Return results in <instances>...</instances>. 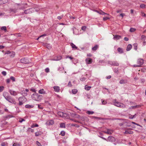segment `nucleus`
<instances>
[{"label": "nucleus", "mask_w": 146, "mask_h": 146, "mask_svg": "<svg viewBox=\"0 0 146 146\" xmlns=\"http://www.w3.org/2000/svg\"><path fill=\"white\" fill-rule=\"evenodd\" d=\"M113 104L115 106L123 108L125 105L122 103H121L118 101H114Z\"/></svg>", "instance_id": "obj_1"}, {"label": "nucleus", "mask_w": 146, "mask_h": 146, "mask_svg": "<svg viewBox=\"0 0 146 146\" xmlns=\"http://www.w3.org/2000/svg\"><path fill=\"white\" fill-rule=\"evenodd\" d=\"M108 63L111 65L115 66H118L119 65V63L116 61H109L108 62Z\"/></svg>", "instance_id": "obj_2"}, {"label": "nucleus", "mask_w": 146, "mask_h": 146, "mask_svg": "<svg viewBox=\"0 0 146 146\" xmlns=\"http://www.w3.org/2000/svg\"><path fill=\"white\" fill-rule=\"evenodd\" d=\"M34 12V10L32 8H30L25 11L24 13L26 14H30Z\"/></svg>", "instance_id": "obj_3"}, {"label": "nucleus", "mask_w": 146, "mask_h": 146, "mask_svg": "<svg viewBox=\"0 0 146 146\" xmlns=\"http://www.w3.org/2000/svg\"><path fill=\"white\" fill-rule=\"evenodd\" d=\"M115 141V138L111 136H109L108 138L107 141L110 142H114Z\"/></svg>", "instance_id": "obj_4"}, {"label": "nucleus", "mask_w": 146, "mask_h": 146, "mask_svg": "<svg viewBox=\"0 0 146 146\" xmlns=\"http://www.w3.org/2000/svg\"><path fill=\"white\" fill-rule=\"evenodd\" d=\"M20 61L22 63L25 64L28 63L29 62V61L28 60V59L26 58H24L21 59L20 60Z\"/></svg>", "instance_id": "obj_5"}, {"label": "nucleus", "mask_w": 146, "mask_h": 146, "mask_svg": "<svg viewBox=\"0 0 146 146\" xmlns=\"http://www.w3.org/2000/svg\"><path fill=\"white\" fill-rule=\"evenodd\" d=\"M58 115L62 117H66L67 115L66 113L60 111L58 112Z\"/></svg>", "instance_id": "obj_6"}, {"label": "nucleus", "mask_w": 146, "mask_h": 146, "mask_svg": "<svg viewBox=\"0 0 146 146\" xmlns=\"http://www.w3.org/2000/svg\"><path fill=\"white\" fill-rule=\"evenodd\" d=\"M3 95L6 100H8L11 99V97L9 95L8 93L4 92L3 93Z\"/></svg>", "instance_id": "obj_7"}, {"label": "nucleus", "mask_w": 146, "mask_h": 146, "mask_svg": "<svg viewBox=\"0 0 146 146\" xmlns=\"http://www.w3.org/2000/svg\"><path fill=\"white\" fill-rule=\"evenodd\" d=\"M54 123V121L53 120H48L46 123V124L48 125H52Z\"/></svg>", "instance_id": "obj_8"}, {"label": "nucleus", "mask_w": 146, "mask_h": 146, "mask_svg": "<svg viewBox=\"0 0 146 146\" xmlns=\"http://www.w3.org/2000/svg\"><path fill=\"white\" fill-rule=\"evenodd\" d=\"M144 63V61L143 59L141 58L139 59L137 61V64H139L140 66L142 65Z\"/></svg>", "instance_id": "obj_9"}, {"label": "nucleus", "mask_w": 146, "mask_h": 146, "mask_svg": "<svg viewBox=\"0 0 146 146\" xmlns=\"http://www.w3.org/2000/svg\"><path fill=\"white\" fill-rule=\"evenodd\" d=\"M113 39L115 40H119L122 38L121 36L119 35H113Z\"/></svg>", "instance_id": "obj_10"}, {"label": "nucleus", "mask_w": 146, "mask_h": 146, "mask_svg": "<svg viewBox=\"0 0 146 146\" xmlns=\"http://www.w3.org/2000/svg\"><path fill=\"white\" fill-rule=\"evenodd\" d=\"M85 61L87 64H89L92 63V60L90 58H88L86 59Z\"/></svg>", "instance_id": "obj_11"}, {"label": "nucleus", "mask_w": 146, "mask_h": 146, "mask_svg": "<svg viewBox=\"0 0 146 146\" xmlns=\"http://www.w3.org/2000/svg\"><path fill=\"white\" fill-rule=\"evenodd\" d=\"M105 133L109 134H111L113 132V130L110 129H108L107 130L104 131Z\"/></svg>", "instance_id": "obj_12"}, {"label": "nucleus", "mask_w": 146, "mask_h": 146, "mask_svg": "<svg viewBox=\"0 0 146 146\" xmlns=\"http://www.w3.org/2000/svg\"><path fill=\"white\" fill-rule=\"evenodd\" d=\"M9 91L10 94L11 95L15 96L17 95V92H16L15 91H13L11 90H10Z\"/></svg>", "instance_id": "obj_13"}, {"label": "nucleus", "mask_w": 146, "mask_h": 146, "mask_svg": "<svg viewBox=\"0 0 146 146\" xmlns=\"http://www.w3.org/2000/svg\"><path fill=\"white\" fill-rule=\"evenodd\" d=\"M127 82V80L125 79H121L119 82V83L120 84H125Z\"/></svg>", "instance_id": "obj_14"}, {"label": "nucleus", "mask_w": 146, "mask_h": 146, "mask_svg": "<svg viewBox=\"0 0 146 146\" xmlns=\"http://www.w3.org/2000/svg\"><path fill=\"white\" fill-rule=\"evenodd\" d=\"M53 88L55 92H58L59 91L60 89L59 86H54Z\"/></svg>", "instance_id": "obj_15"}, {"label": "nucleus", "mask_w": 146, "mask_h": 146, "mask_svg": "<svg viewBox=\"0 0 146 146\" xmlns=\"http://www.w3.org/2000/svg\"><path fill=\"white\" fill-rule=\"evenodd\" d=\"M21 93L22 95L25 96H27V92L24 89L21 91Z\"/></svg>", "instance_id": "obj_16"}, {"label": "nucleus", "mask_w": 146, "mask_h": 146, "mask_svg": "<svg viewBox=\"0 0 146 146\" xmlns=\"http://www.w3.org/2000/svg\"><path fill=\"white\" fill-rule=\"evenodd\" d=\"M132 48V46L131 44H129L127 45V48L126 50L127 51H129Z\"/></svg>", "instance_id": "obj_17"}, {"label": "nucleus", "mask_w": 146, "mask_h": 146, "mask_svg": "<svg viewBox=\"0 0 146 146\" xmlns=\"http://www.w3.org/2000/svg\"><path fill=\"white\" fill-rule=\"evenodd\" d=\"M124 133L126 134H132L133 133V131H131L126 130L125 131Z\"/></svg>", "instance_id": "obj_18"}, {"label": "nucleus", "mask_w": 146, "mask_h": 146, "mask_svg": "<svg viewBox=\"0 0 146 146\" xmlns=\"http://www.w3.org/2000/svg\"><path fill=\"white\" fill-rule=\"evenodd\" d=\"M44 45L48 49H50L51 48V46L50 44H44Z\"/></svg>", "instance_id": "obj_19"}, {"label": "nucleus", "mask_w": 146, "mask_h": 146, "mask_svg": "<svg viewBox=\"0 0 146 146\" xmlns=\"http://www.w3.org/2000/svg\"><path fill=\"white\" fill-rule=\"evenodd\" d=\"M34 107V106L33 105H31L29 104L26 105L25 106V107L27 108H33Z\"/></svg>", "instance_id": "obj_20"}, {"label": "nucleus", "mask_w": 146, "mask_h": 146, "mask_svg": "<svg viewBox=\"0 0 146 146\" xmlns=\"http://www.w3.org/2000/svg\"><path fill=\"white\" fill-rule=\"evenodd\" d=\"M7 1V0H0V4H5Z\"/></svg>", "instance_id": "obj_21"}, {"label": "nucleus", "mask_w": 146, "mask_h": 146, "mask_svg": "<svg viewBox=\"0 0 146 146\" xmlns=\"http://www.w3.org/2000/svg\"><path fill=\"white\" fill-rule=\"evenodd\" d=\"M70 45L73 49H77L78 48L77 47H76V45L72 43H71Z\"/></svg>", "instance_id": "obj_22"}, {"label": "nucleus", "mask_w": 146, "mask_h": 146, "mask_svg": "<svg viewBox=\"0 0 146 146\" xmlns=\"http://www.w3.org/2000/svg\"><path fill=\"white\" fill-rule=\"evenodd\" d=\"M117 50L118 52H119L121 54L123 53V49L122 48H117Z\"/></svg>", "instance_id": "obj_23"}, {"label": "nucleus", "mask_w": 146, "mask_h": 146, "mask_svg": "<svg viewBox=\"0 0 146 146\" xmlns=\"http://www.w3.org/2000/svg\"><path fill=\"white\" fill-rule=\"evenodd\" d=\"M39 93L40 94H43L45 93V92L44 90V89H40L38 91Z\"/></svg>", "instance_id": "obj_24"}, {"label": "nucleus", "mask_w": 146, "mask_h": 146, "mask_svg": "<svg viewBox=\"0 0 146 146\" xmlns=\"http://www.w3.org/2000/svg\"><path fill=\"white\" fill-rule=\"evenodd\" d=\"M26 98L25 97V96H23L22 97H20L19 98V100H26Z\"/></svg>", "instance_id": "obj_25"}, {"label": "nucleus", "mask_w": 146, "mask_h": 146, "mask_svg": "<svg viewBox=\"0 0 146 146\" xmlns=\"http://www.w3.org/2000/svg\"><path fill=\"white\" fill-rule=\"evenodd\" d=\"M91 87L90 86H88L87 85H86L85 86V89L87 90H90Z\"/></svg>", "instance_id": "obj_26"}, {"label": "nucleus", "mask_w": 146, "mask_h": 146, "mask_svg": "<svg viewBox=\"0 0 146 146\" xmlns=\"http://www.w3.org/2000/svg\"><path fill=\"white\" fill-rule=\"evenodd\" d=\"M72 93L73 94H76L78 90L76 89H72Z\"/></svg>", "instance_id": "obj_27"}, {"label": "nucleus", "mask_w": 146, "mask_h": 146, "mask_svg": "<svg viewBox=\"0 0 146 146\" xmlns=\"http://www.w3.org/2000/svg\"><path fill=\"white\" fill-rule=\"evenodd\" d=\"M86 113L88 115H92L94 113V112L92 111H87Z\"/></svg>", "instance_id": "obj_28"}, {"label": "nucleus", "mask_w": 146, "mask_h": 146, "mask_svg": "<svg viewBox=\"0 0 146 146\" xmlns=\"http://www.w3.org/2000/svg\"><path fill=\"white\" fill-rule=\"evenodd\" d=\"M140 106L139 105H136L134 106H131L129 108L130 109H132L133 108H139Z\"/></svg>", "instance_id": "obj_29"}, {"label": "nucleus", "mask_w": 146, "mask_h": 146, "mask_svg": "<svg viewBox=\"0 0 146 146\" xmlns=\"http://www.w3.org/2000/svg\"><path fill=\"white\" fill-rule=\"evenodd\" d=\"M98 48V46L97 45H96L94 46L92 48V50H93L95 51Z\"/></svg>", "instance_id": "obj_30"}, {"label": "nucleus", "mask_w": 146, "mask_h": 146, "mask_svg": "<svg viewBox=\"0 0 146 146\" xmlns=\"http://www.w3.org/2000/svg\"><path fill=\"white\" fill-rule=\"evenodd\" d=\"M60 127L61 128H65V124L64 123H61L60 124Z\"/></svg>", "instance_id": "obj_31"}, {"label": "nucleus", "mask_w": 146, "mask_h": 146, "mask_svg": "<svg viewBox=\"0 0 146 146\" xmlns=\"http://www.w3.org/2000/svg\"><path fill=\"white\" fill-rule=\"evenodd\" d=\"M134 49L136 50L137 49V44L136 43L134 44H133Z\"/></svg>", "instance_id": "obj_32"}, {"label": "nucleus", "mask_w": 146, "mask_h": 146, "mask_svg": "<svg viewBox=\"0 0 146 146\" xmlns=\"http://www.w3.org/2000/svg\"><path fill=\"white\" fill-rule=\"evenodd\" d=\"M62 58V57L61 56H59L57 57V59H54V60L55 61L59 60L61 59Z\"/></svg>", "instance_id": "obj_33"}, {"label": "nucleus", "mask_w": 146, "mask_h": 146, "mask_svg": "<svg viewBox=\"0 0 146 146\" xmlns=\"http://www.w3.org/2000/svg\"><path fill=\"white\" fill-rule=\"evenodd\" d=\"M38 126V125L36 123V124H33L32 125H31V128H33L34 127H37Z\"/></svg>", "instance_id": "obj_34"}, {"label": "nucleus", "mask_w": 146, "mask_h": 146, "mask_svg": "<svg viewBox=\"0 0 146 146\" xmlns=\"http://www.w3.org/2000/svg\"><path fill=\"white\" fill-rule=\"evenodd\" d=\"M136 30V29L134 28H131L130 29V31L131 32H135Z\"/></svg>", "instance_id": "obj_35"}, {"label": "nucleus", "mask_w": 146, "mask_h": 146, "mask_svg": "<svg viewBox=\"0 0 146 146\" xmlns=\"http://www.w3.org/2000/svg\"><path fill=\"white\" fill-rule=\"evenodd\" d=\"M41 135V133L39 132H37L35 133V135L36 136H38Z\"/></svg>", "instance_id": "obj_36"}, {"label": "nucleus", "mask_w": 146, "mask_h": 146, "mask_svg": "<svg viewBox=\"0 0 146 146\" xmlns=\"http://www.w3.org/2000/svg\"><path fill=\"white\" fill-rule=\"evenodd\" d=\"M86 79V78L84 77H82L80 78V80L81 81L83 82Z\"/></svg>", "instance_id": "obj_37"}, {"label": "nucleus", "mask_w": 146, "mask_h": 146, "mask_svg": "<svg viewBox=\"0 0 146 146\" xmlns=\"http://www.w3.org/2000/svg\"><path fill=\"white\" fill-rule=\"evenodd\" d=\"M145 7H146V5L144 4H141L140 6V7L141 8H145Z\"/></svg>", "instance_id": "obj_38"}, {"label": "nucleus", "mask_w": 146, "mask_h": 146, "mask_svg": "<svg viewBox=\"0 0 146 146\" xmlns=\"http://www.w3.org/2000/svg\"><path fill=\"white\" fill-rule=\"evenodd\" d=\"M65 132L64 131H62L60 133V135L62 136H64L65 135Z\"/></svg>", "instance_id": "obj_39"}, {"label": "nucleus", "mask_w": 146, "mask_h": 146, "mask_svg": "<svg viewBox=\"0 0 146 146\" xmlns=\"http://www.w3.org/2000/svg\"><path fill=\"white\" fill-rule=\"evenodd\" d=\"M33 8V10H34V12L35 11L38 12L39 10V9L38 8Z\"/></svg>", "instance_id": "obj_40"}, {"label": "nucleus", "mask_w": 146, "mask_h": 146, "mask_svg": "<svg viewBox=\"0 0 146 146\" xmlns=\"http://www.w3.org/2000/svg\"><path fill=\"white\" fill-rule=\"evenodd\" d=\"M1 29L2 30H3L6 31V30H7V28H6V27H5V26H3V27H2L1 28Z\"/></svg>", "instance_id": "obj_41"}, {"label": "nucleus", "mask_w": 146, "mask_h": 146, "mask_svg": "<svg viewBox=\"0 0 146 146\" xmlns=\"http://www.w3.org/2000/svg\"><path fill=\"white\" fill-rule=\"evenodd\" d=\"M146 38V36L144 35H142L141 37V39L144 40Z\"/></svg>", "instance_id": "obj_42"}, {"label": "nucleus", "mask_w": 146, "mask_h": 146, "mask_svg": "<svg viewBox=\"0 0 146 146\" xmlns=\"http://www.w3.org/2000/svg\"><path fill=\"white\" fill-rule=\"evenodd\" d=\"M4 88L3 86H0V92H2Z\"/></svg>", "instance_id": "obj_43"}, {"label": "nucleus", "mask_w": 146, "mask_h": 146, "mask_svg": "<svg viewBox=\"0 0 146 146\" xmlns=\"http://www.w3.org/2000/svg\"><path fill=\"white\" fill-rule=\"evenodd\" d=\"M10 79L12 80L13 82L15 81V78L12 76H11L10 77Z\"/></svg>", "instance_id": "obj_44"}, {"label": "nucleus", "mask_w": 146, "mask_h": 146, "mask_svg": "<svg viewBox=\"0 0 146 146\" xmlns=\"http://www.w3.org/2000/svg\"><path fill=\"white\" fill-rule=\"evenodd\" d=\"M63 17V15H61V16H58L57 17V19H62V17Z\"/></svg>", "instance_id": "obj_45"}, {"label": "nucleus", "mask_w": 146, "mask_h": 146, "mask_svg": "<svg viewBox=\"0 0 146 146\" xmlns=\"http://www.w3.org/2000/svg\"><path fill=\"white\" fill-rule=\"evenodd\" d=\"M101 103L102 104H101L105 105L107 103L106 102V101H101Z\"/></svg>", "instance_id": "obj_46"}, {"label": "nucleus", "mask_w": 146, "mask_h": 146, "mask_svg": "<svg viewBox=\"0 0 146 146\" xmlns=\"http://www.w3.org/2000/svg\"><path fill=\"white\" fill-rule=\"evenodd\" d=\"M46 34H44V35H41L39 37H38V38L36 39V40H38L39 39V38H40V37H43V36H46Z\"/></svg>", "instance_id": "obj_47"}, {"label": "nucleus", "mask_w": 146, "mask_h": 146, "mask_svg": "<svg viewBox=\"0 0 146 146\" xmlns=\"http://www.w3.org/2000/svg\"><path fill=\"white\" fill-rule=\"evenodd\" d=\"M36 144L38 146H42L41 144L38 141H36Z\"/></svg>", "instance_id": "obj_48"}, {"label": "nucleus", "mask_w": 146, "mask_h": 146, "mask_svg": "<svg viewBox=\"0 0 146 146\" xmlns=\"http://www.w3.org/2000/svg\"><path fill=\"white\" fill-rule=\"evenodd\" d=\"M75 117L76 118H79L80 117V116L78 115L75 114Z\"/></svg>", "instance_id": "obj_49"}, {"label": "nucleus", "mask_w": 146, "mask_h": 146, "mask_svg": "<svg viewBox=\"0 0 146 146\" xmlns=\"http://www.w3.org/2000/svg\"><path fill=\"white\" fill-rule=\"evenodd\" d=\"M101 15H109L108 13H106L102 11H101Z\"/></svg>", "instance_id": "obj_50"}, {"label": "nucleus", "mask_w": 146, "mask_h": 146, "mask_svg": "<svg viewBox=\"0 0 146 146\" xmlns=\"http://www.w3.org/2000/svg\"><path fill=\"white\" fill-rule=\"evenodd\" d=\"M2 74L4 76H5L7 74L6 72L5 71H3L2 72Z\"/></svg>", "instance_id": "obj_51"}, {"label": "nucleus", "mask_w": 146, "mask_h": 146, "mask_svg": "<svg viewBox=\"0 0 146 146\" xmlns=\"http://www.w3.org/2000/svg\"><path fill=\"white\" fill-rule=\"evenodd\" d=\"M25 121V119H19V122L20 123H21L23 121Z\"/></svg>", "instance_id": "obj_52"}, {"label": "nucleus", "mask_w": 146, "mask_h": 146, "mask_svg": "<svg viewBox=\"0 0 146 146\" xmlns=\"http://www.w3.org/2000/svg\"><path fill=\"white\" fill-rule=\"evenodd\" d=\"M45 70V71L47 73L48 72H49V69L48 68H46Z\"/></svg>", "instance_id": "obj_53"}, {"label": "nucleus", "mask_w": 146, "mask_h": 146, "mask_svg": "<svg viewBox=\"0 0 146 146\" xmlns=\"http://www.w3.org/2000/svg\"><path fill=\"white\" fill-rule=\"evenodd\" d=\"M86 26H83L81 28V29L84 31L86 30Z\"/></svg>", "instance_id": "obj_54"}, {"label": "nucleus", "mask_w": 146, "mask_h": 146, "mask_svg": "<svg viewBox=\"0 0 146 146\" xmlns=\"http://www.w3.org/2000/svg\"><path fill=\"white\" fill-rule=\"evenodd\" d=\"M101 11H102V10H100L99 11H98L97 10H94V11H95L97 13H99V14H100V15H101Z\"/></svg>", "instance_id": "obj_55"}, {"label": "nucleus", "mask_w": 146, "mask_h": 146, "mask_svg": "<svg viewBox=\"0 0 146 146\" xmlns=\"http://www.w3.org/2000/svg\"><path fill=\"white\" fill-rule=\"evenodd\" d=\"M109 19V18L108 17H104L103 18V20L104 21H105L106 20Z\"/></svg>", "instance_id": "obj_56"}, {"label": "nucleus", "mask_w": 146, "mask_h": 146, "mask_svg": "<svg viewBox=\"0 0 146 146\" xmlns=\"http://www.w3.org/2000/svg\"><path fill=\"white\" fill-rule=\"evenodd\" d=\"M72 85L71 84V82L70 81L69 82L68 84V86L69 87H71L72 86Z\"/></svg>", "instance_id": "obj_57"}, {"label": "nucleus", "mask_w": 146, "mask_h": 146, "mask_svg": "<svg viewBox=\"0 0 146 146\" xmlns=\"http://www.w3.org/2000/svg\"><path fill=\"white\" fill-rule=\"evenodd\" d=\"M31 91L34 92H36L35 89L33 88H31Z\"/></svg>", "instance_id": "obj_58"}, {"label": "nucleus", "mask_w": 146, "mask_h": 146, "mask_svg": "<svg viewBox=\"0 0 146 146\" xmlns=\"http://www.w3.org/2000/svg\"><path fill=\"white\" fill-rule=\"evenodd\" d=\"M11 103L13 104H16L15 101H9Z\"/></svg>", "instance_id": "obj_59"}, {"label": "nucleus", "mask_w": 146, "mask_h": 146, "mask_svg": "<svg viewBox=\"0 0 146 146\" xmlns=\"http://www.w3.org/2000/svg\"><path fill=\"white\" fill-rule=\"evenodd\" d=\"M114 72L117 73L118 72V70L117 69H116L113 70Z\"/></svg>", "instance_id": "obj_60"}, {"label": "nucleus", "mask_w": 146, "mask_h": 146, "mask_svg": "<svg viewBox=\"0 0 146 146\" xmlns=\"http://www.w3.org/2000/svg\"><path fill=\"white\" fill-rule=\"evenodd\" d=\"M38 107L39 108L41 109H42L43 108V107L41 106L40 105H38Z\"/></svg>", "instance_id": "obj_61"}, {"label": "nucleus", "mask_w": 146, "mask_h": 146, "mask_svg": "<svg viewBox=\"0 0 146 146\" xmlns=\"http://www.w3.org/2000/svg\"><path fill=\"white\" fill-rule=\"evenodd\" d=\"M111 78V76L110 75L108 76H107L106 77V78L107 79H110Z\"/></svg>", "instance_id": "obj_62"}, {"label": "nucleus", "mask_w": 146, "mask_h": 146, "mask_svg": "<svg viewBox=\"0 0 146 146\" xmlns=\"http://www.w3.org/2000/svg\"><path fill=\"white\" fill-rule=\"evenodd\" d=\"M124 40L126 41H128L129 40V38L127 37H125L124 38Z\"/></svg>", "instance_id": "obj_63"}, {"label": "nucleus", "mask_w": 146, "mask_h": 146, "mask_svg": "<svg viewBox=\"0 0 146 146\" xmlns=\"http://www.w3.org/2000/svg\"><path fill=\"white\" fill-rule=\"evenodd\" d=\"M17 145L19 146L20 145L19 144L17 145V144L15 143H14L13 145V146H17Z\"/></svg>", "instance_id": "obj_64"}]
</instances>
